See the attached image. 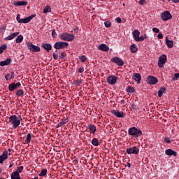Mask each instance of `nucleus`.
<instances>
[{
  "label": "nucleus",
  "mask_w": 179,
  "mask_h": 179,
  "mask_svg": "<svg viewBox=\"0 0 179 179\" xmlns=\"http://www.w3.org/2000/svg\"><path fill=\"white\" fill-rule=\"evenodd\" d=\"M13 164H14L13 163H11L9 166V169H12V167H13Z\"/></svg>",
  "instance_id": "obj_58"
},
{
  "label": "nucleus",
  "mask_w": 179,
  "mask_h": 179,
  "mask_svg": "<svg viewBox=\"0 0 179 179\" xmlns=\"http://www.w3.org/2000/svg\"><path fill=\"white\" fill-rule=\"evenodd\" d=\"M48 12H51V6H46L43 9V13H48Z\"/></svg>",
  "instance_id": "obj_36"
},
{
  "label": "nucleus",
  "mask_w": 179,
  "mask_h": 179,
  "mask_svg": "<svg viewBox=\"0 0 179 179\" xmlns=\"http://www.w3.org/2000/svg\"><path fill=\"white\" fill-rule=\"evenodd\" d=\"M126 152L128 155H138L139 154V148L136 146H134L131 148H127Z\"/></svg>",
  "instance_id": "obj_8"
},
{
  "label": "nucleus",
  "mask_w": 179,
  "mask_h": 179,
  "mask_svg": "<svg viewBox=\"0 0 179 179\" xmlns=\"http://www.w3.org/2000/svg\"><path fill=\"white\" fill-rule=\"evenodd\" d=\"M60 59H65L66 58V52H60V55H59Z\"/></svg>",
  "instance_id": "obj_37"
},
{
  "label": "nucleus",
  "mask_w": 179,
  "mask_h": 179,
  "mask_svg": "<svg viewBox=\"0 0 179 179\" xmlns=\"http://www.w3.org/2000/svg\"><path fill=\"white\" fill-rule=\"evenodd\" d=\"M53 59H58V55L56 53L52 54Z\"/></svg>",
  "instance_id": "obj_52"
},
{
  "label": "nucleus",
  "mask_w": 179,
  "mask_h": 179,
  "mask_svg": "<svg viewBox=\"0 0 179 179\" xmlns=\"http://www.w3.org/2000/svg\"><path fill=\"white\" fill-rule=\"evenodd\" d=\"M134 80L136 82L138 85L141 83V80L142 79V77L141 76V74L139 73H135V75L133 76Z\"/></svg>",
  "instance_id": "obj_20"
},
{
  "label": "nucleus",
  "mask_w": 179,
  "mask_h": 179,
  "mask_svg": "<svg viewBox=\"0 0 179 179\" xmlns=\"http://www.w3.org/2000/svg\"><path fill=\"white\" fill-rule=\"evenodd\" d=\"M34 17H36V14H32L29 17L22 19V23H29L31 21V20L34 19Z\"/></svg>",
  "instance_id": "obj_16"
},
{
  "label": "nucleus",
  "mask_w": 179,
  "mask_h": 179,
  "mask_svg": "<svg viewBox=\"0 0 179 179\" xmlns=\"http://www.w3.org/2000/svg\"><path fill=\"white\" fill-rule=\"evenodd\" d=\"M16 96H18V97H23L24 95V91L23 90H18L15 92Z\"/></svg>",
  "instance_id": "obj_30"
},
{
  "label": "nucleus",
  "mask_w": 179,
  "mask_h": 179,
  "mask_svg": "<svg viewBox=\"0 0 179 179\" xmlns=\"http://www.w3.org/2000/svg\"><path fill=\"white\" fill-rule=\"evenodd\" d=\"M88 129H90L91 134H96V131H97V129L96 128V125L94 124H89Z\"/></svg>",
  "instance_id": "obj_24"
},
{
  "label": "nucleus",
  "mask_w": 179,
  "mask_h": 179,
  "mask_svg": "<svg viewBox=\"0 0 179 179\" xmlns=\"http://www.w3.org/2000/svg\"><path fill=\"white\" fill-rule=\"evenodd\" d=\"M111 114L115 115V117H117V118H124L125 117V113L122 111H120L118 110H111Z\"/></svg>",
  "instance_id": "obj_12"
},
{
  "label": "nucleus",
  "mask_w": 179,
  "mask_h": 179,
  "mask_svg": "<svg viewBox=\"0 0 179 179\" xmlns=\"http://www.w3.org/2000/svg\"><path fill=\"white\" fill-rule=\"evenodd\" d=\"M23 169H24L23 166H19L17 167V171H14V173H17V174H20V173L23 171Z\"/></svg>",
  "instance_id": "obj_41"
},
{
  "label": "nucleus",
  "mask_w": 179,
  "mask_h": 179,
  "mask_svg": "<svg viewBox=\"0 0 179 179\" xmlns=\"http://www.w3.org/2000/svg\"><path fill=\"white\" fill-rule=\"evenodd\" d=\"M11 179H22V178H20V174L17 173V172H13L11 173Z\"/></svg>",
  "instance_id": "obj_29"
},
{
  "label": "nucleus",
  "mask_w": 179,
  "mask_h": 179,
  "mask_svg": "<svg viewBox=\"0 0 179 179\" xmlns=\"http://www.w3.org/2000/svg\"><path fill=\"white\" fill-rule=\"evenodd\" d=\"M152 31L154 33H159V31H160V30L158 28L154 27V28H152Z\"/></svg>",
  "instance_id": "obj_50"
},
{
  "label": "nucleus",
  "mask_w": 179,
  "mask_h": 179,
  "mask_svg": "<svg viewBox=\"0 0 179 179\" xmlns=\"http://www.w3.org/2000/svg\"><path fill=\"white\" fill-rule=\"evenodd\" d=\"M128 134L131 136H134V138H139L142 135V131L138 129L136 127H131L128 130Z\"/></svg>",
  "instance_id": "obj_2"
},
{
  "label": "nucleus",
  "mask_w": 179,
  "mask_h": 179,
  "mask_svg": "<svg viewBox=\"0 0 179 179\" xmlns=\"http://www.w3.org/2000/svg\"><path fill=\"white\" fill-rule=\"evenodd\" d=\"M2 174V168H0V175Z\"/></svg>",
  "instance_id": "obj_60"
},
{
  "label": "nucleus",
  "mask_w": 179,
  "mask_h": 179,
  "mask_svg": "<svg viewBox=\"0 0 179 179\" xmlns=\"http://www.w3.org/2000/svg\"><path fill=\"white\" fill-rule=\"evenodd\" d=\"M131 108H133V110H136V105L132 104Z\"/></svg>",
  "instance_id": "obj_55"
},
{
  "label": "nucleus",
  "mask_w": 179,
  "mask_h": 179,
  "mask_svg": "<svg viewBox=\"0 0 179 179\" xmlns=\"http://www.w3.org/2000/svg\"><path fill=\"white\" fill-rule=\"evenodd\" d=\"M25 142L26 143H29L30 142H31V134H27Z\"/></svg>",
  "instance_id": "obj_33"
},
{
  "label": "nucleus",
  "mask_w": 179,
  "mask_h": 179,
  "mask_svg": "<svg viewBox=\"0 0 179 179\" xmlns=\"http://www.w3.org/2000/svg\"><path fill=\"white\" fill-rule=\"evenodd\" d=\"M76 85L79 86L80 85H82V80L78 79L75 81Z\"/></svg>",
  "instance_id": "obj_44"
},
{
  "label": "nucleus",
  "mask_w": 179,
  "mask_h": 179,
  "mask_svg": "<svg viewBox=\"0 0 179 179\" xmlns=\"http://www.w3.org/2000/svg\"><path fill=\"white\" fill-rule=\"evenodd\" d=\"M52 37H53V38H55V37H57V32L55 31V29L52 30Z\"/></svg>",
  "instance_id": "obj_46"
},
{
  "label": "nucleus",
  "mask_w": 179,
  "mask_h": 179,
  "mask_svg": "<svg viewBox=\"0 0 179 179\" xmlns=\"http://www.w3.org/2000/svg\"><path fill=\"white\" fill-rule=\"evenodd\" d=\"M127 166L129 167V169H131V163L127 162Z\"/></svg>",
  "instance_id": "obj_57"
},
{
  "label": "nucleus",
  "mask_w": 179,
  "mask_h": 179,
  "mask_svg": "<svg viewBox=\"0 0 179 179\" xmlns=\"http://www.w3.org/2000/svg\"><path fill=\"white\" fill-rule=\"evenodd\" d=\"M126 92H127V93H135V87L128 86L126 88Z\"/></svg>",
  "instance_id": "obj_32"
},
{
  "label": "nucleus",
  "mask_w": 179,
  "mask_h": 179,
  "mask_svg": "<svg viewBox=\"0 0 179 179\" xmlns=\"http://www.w3.org/2000/svg\"><path fill=\"white\" fill-rule=\"evenodd\" d=\"M174 78H173V80H178L179 78V73H176L174 74Z\"/></svg>",
  "instance_id": "obj_45"
},
{
  "label": "nucleus",
  "mask_w": 179,
  "mask_h": 179,
  "mask_svg": "<svg viewBox=\"0 0 179 179\" xmlns=\"http://www.w3.org/2000/svg\"><path fill=\"white\" fill-rule=\"evenodd\" d=\"M165 155L169 157L173 156L174 157H177V152L173 150L172 149L166 150Z\"/></svg>",
  "instance_id": "obj_15"
},
{
  "label": "nucleus",
  "mask_w": 179,
  "mask_h": 179,
  "mask_svg": "<svg viewBox=\"0 0 179 179\" xmlns=\"http://www.w3.org/2000/svg\"><path fill=\"white\" fill-rule=\"evenodd\" d=\"M15 78V71H11L10 74H7L5 76L6 80H10Z\"/></svg>",
  "instance_id": "obj_27"
},
{
  "label": "nucleus",
  "mask_w": 179,
  "mask_h": 179,
  "mask_svg": "<svg viewBox=\"0 0 179 179\" xmlns=\"http://www.w3.org/2000/svg\"><path fill=\"white\" fill-rule=\"evenodd\" d=\"M78 72H80V73H83V72H85V68H83V67L79 68Z\"/></svg>",
  "instance_id": "obj_51"
},
{
  "label": "nucleus",
  "mask_w": 179,
  "mask_h": 179,
  "mask_svg": "<svg viewBox=\"0 0 179 179\" xmlns=\"http://www.w3.org/2000/svg\"><path fill=\"white\" fill-rule=\"evenodd\" d=\"M166 92V87H161L158 91V97H162L163 96V94Z\"/></svg>",
  "instance_id": "obj_31"
},
{
  "label": "nucleus",
  "mask_w": 179,
  "mask_h": 179,
  "mask_svg": "<svg viewBox=\"0 0 179 179\" xmlns=\"http://www.w3.org/2000/svg\"><path fill=\"white\" fill-rule=\"evenodd\" d=\"M20 86H22V84L20 83V82H17V83H11L8 85V89L9 92H15V90H17V87H20Z\"/></svg>",
  "instance_id": "obj_9"
},
{
  "label": "nucleus",
  "mask_w": 179,
  "mask_h": 179,
  "mask_svg": "<svg viewBox=\"0 0 179 179\" xmlns=\"http://www.w3.org/2000/svg\"><path fill=\"white\" fill-rule=\"evenodd\" d=\"M8 159V151H4L0 156V164H2Z\"/></svg>",
  "instance_id": "obj_18"
},
{
  "label": "nucleus",
  "mask_w": 179,
  "mask_h": 179,
  "mask_svg": "<svg viewBox=\"0 0 179 179\" xmlns=\"http://www.w3.org/2000/svg\"><path fill=\"white\" fill-rule=\"evenodd\" d=\"M140 34H141V32L138 29H136L132 32V35L135 41H138V38H139Z\"/></svg>",
  "instance_id": "obj_21"
},
{
  "label": "nucleus",
  "mask_w": 179,
  "mask_h": 179,
  "mask_svg": "<svg viewBox=\"0 0 179 179\" xmlns=\"http://www.w3.org/2000/svg\"><path fill=\"white\" fill-rule=\"evenodd\" d=\"M92 145H93V146H99V139L93 138L92 141Z\"/></svg>",
  "instance_id": "obj_38"
},
{
  "label": "nucleus",
  "mask_w": 179,
  "mask_h": 179,
  "mask_svg": "<svg viewBox=\"0 0 179 179\" xmlns=\"http://www.w3.org/2000/svg\"><path fill=\"white\" fill-rule=\"evenodd\" d=\"M111 62L116 64V65H118L119 66H124V61L122 59H120L118 57H115L113 59H111Z\"/></svg>",
  "instance_id": "obj_13"
},
{
  "label": "nucleus",
  "mask_w": 179,
  "mask_h": 179,
  "mask_svg": "<svg viewBox=\"0 0 179 179\" xmlns=\"http://www.w3.org/2000/svg\"><path fill=\"white\" fill-rule=\"evenodd\" d=\"M115 22H117V23H122V20H121V17H118L115 18Z\"/></svg>",
  "instance_id": "obj_49"
},
{
  "label": "nucleus",
  "mask_w": 179,
  "mask_h": 179,
  "mask_svg": "<svg viewBox=\"0 0 179 179\" xmlns=\"http://www.w3.org/2000/svg\"><path fill=\"white\" fill-rule=\"evenodd\" d=\"M174 3H178L179 0H172Z\"/></svg>",
  "instance_id": "obj_56"
},
{
  "label": "nucleus",
  "mask_w": 179,
  "mask_h": 179,
  "mask_svg": "<svg viewBox=\"0 0 179 179\" xmlns=\"http://www.w3.org/2000/svg\"><path fill=\"white\" fill-rule=\"evenodd\" d=\"M16 43H22L23 41V36L19 35L16 39H15Z\"/></svg>",
  "instance_id": "obj_39"
},
{
  "label": "nucleus",
  "mask_w": 179,
  "mask_h": 179,
  "mask_svg": "<svg viewBox=\"0 0 179 179\" xmlns=\"http://www.w3.org/2000/svg\"><path fill=\"white\" fill-rule=\"evenodd\" d=\"M69 44L66 42L58 41L54 44V48L55 50H64V48H68Z\"/></svg>",
  "instance_id": "obj_4"
},
{
  "label": "nucleus",
  "mask_w": 179,
  "mask_h": 179,
  "mask_svg": "<svg viewBox=\"0 0 179 179\" xmlns=\"http://www.w3.org/2000/svg\"><path fill=\"white\" fill-rule=\"evenodd\" d=\"M74 30H78V28H76V29H74Z\"/></svg>",
  "instance_id": "obj_61"
},
{
  "label": "nucleus",
  "mask_w": 179,
  "mask_h": 179,
  "mask_svg": "<svg viewBox=\"0 0 179 179\" xmlns=\"http://www.w3.org/2000/svg\"><path fill=\"white\" fill-rule=\"evenodd\" d=\"M118 80V78L114 75L110 76L107 78V82L109 85H115Z\"/></svg>",
  "instance_id": "obj_11"
},
{
  "label": "nucleus",
  "mask_w": 179,
  "mask_h": 179,
  "mask_svg": "<svg viewBox=\"0 0 179 179\" xmlns=\"http://www.w3.org/2000/svg\"><path fill=\"white\" fill-rule=\"evenodd\" d=\"M69 121V120L68 118L62 119V121L56 126V128H61V127L67 124Z\"/></svg>",
  "instance_id": "obj_23"
},
{
  "label": "nucleus",
  "mask_w": 179,
  "mask_h": 179,
  "mask_svg": "<svg viewBox=\"0 0 179 179\" xmlns=\"http://www.w3.org/2000/svg\"><path fill=\"white\" fill-rule=\"evenodd\" d=\"M157 38H159V39L163 38V34L159 33V34L157 35Z\"/></svg>",
  "instance_id": "obj_53"
},
{
  "label": "nucleus",
  "mask_w": 179,
  "mask_h": 179,
  "mask_svg": "<svg viewBox=\"0 0 179 179\" xmlns=\"http://www.w3.org/2000/svg\"><path fill=\"white\" fill-rule=\"evenodd\" d=\"M14 5L15 6H24L27 5V1H15Z\"/></svg>",
  "instance_id": "obj_28"
},
{
  "label": "nucleus",
  "mask_w": 179,
  "mask_h": 179,
  "mask_svg": "<svg viewBox=\"0 0 179 179\" xmlns=\"http://www.w3.org/2000/svg\"><path fill=\"white\" fill-rule=\"evenodd\" d=\"M166 62H167V56L166 55H162L158 60L159 68H164V64H166Z\"/></svg>",
  "instance_id": "obj_7"
},
{
  "label": "nucleus",
  "mask_w": 179,
  "mask_h": 179,
  "mask_svg": "<svg viewBox=\"0 0 179 179\" xmlns=\"http://www.w3.org/2000/svg\"><path fill=\"white\" fill-rule=\"evenodd\" d=\"M166 44L169 48H173V47H174V42L169 40L167 38H166Z\"/></svg>",
  "instance_id": "obj_25"
},
{
  "label": "nucleus",
  "mask_w": 179,
  "mask_h": 179,
  "mask_svg": "<svg viewBox=\"0 0 179 179\" xmlns=\"http://www.w3.org/2000/svg\"><path fill=\"white\" fill-rule=\"evenodd\" d=\"M6 48H8V45L6 44H3L1 46H0V54H2L3 51L6 50Z\"/></svg>",
  "instance_id": "obj_35"
},
{
  "label": "nucleus",
  "mask_w": 179,
  "mask_h": 179,
  "mask_svg": "<svg viewBox=\"0 0 179 179\" xmlns=\"http://www.w3.org/2000/svg\"><path fill=\"white\" fill-rule=\"evenodd\" d=\"M147 83L148 85H156L159 80L156 77L152 76H148L146 80Z\"/></svg>",
  "instance_id": "obj_10"
},
{
  "label": "nucleus",
  "mask_w": 179,
  "mask_h": 179,
  "mask_svg": "<svg viewBox=\"0 0 179 179\" xmlns=\"http://www.w3.org/2000/svg\"><path fill=\"white\" fill-rule=\"evenodd\" d=\"M130 50L132 54H135V52H138V46L136 44L131 45Z\"/></svg>",
  "instance_id": "obj_26"
},
{
  "label": "nucleus",
  "mask_w": 179,
  "mask_h": 179,
  "mask_svg": "<svg viewBox=\"0 0 179 179\" xmlns=\"http://www.w3.org/2000/svg\"><path fill=\"white\" fill-rule=\"evenodd\" d=\"M17 36H19V32L13 33L8 36L6 37L5 40H7V41L13 40V38H15V37H17Z\"/></svg>",
  "instance_id": "obj_22"
},
{
  "label": "nucleus",
  "mask_w": 179,
  "mask_h": 179,
  "mask_svg": "<svg viewBox=\"0 0 179 179\" xmlns=\"http://www.w3.org/2000/svg\"><path fill=\"white\" fill-rule=\"evenodd\" d=\"M168 1H171V0H168Z\"/></svg>",
  "instance_id": "obj_63"
},
{
  "label": "nucleus",
  "mask_w": 179,
  "mask_h": 179,
  "mask_svg": "<svg viewBox=\"0 0 179 179\" xmlns=\"http://www.w3.org/2000/svg\"><path fill=\"white\" fill-rule=\"evenodd\" d=\"M98 50L99 51H104L105 52H108L110 48L106 44H101L98 46Z\"/></svg>",
  "instance_id": "obj_14"
},
{
  "label": "nucleus",
  "mask_w": 179,
  "mask_h": 179,
  "mask_svg": "<svg viewBox=\"0 0 179 179\" xmlns=\"http://www.w3.org/2000/svg\"><path fill=\"white\" fill-rule=\"evenodd\" d=\"M27 45L28 47V50H29V51H31V52H40L41 51V48L39 46L34 45L30 42H27Z\"/></svg>",
  "instance_id": "obj_5"
},
{
  "label": "nucleus",
  "mask_w": 179,
  "mask_h": 179,
  "mask_svg": "<svg viewBox=\"0 0 179 179\" xmlns=\"http://www.w3.org/2000/svg\"><path fill=\"white\" fill-rule=\"evenodd\" d=\"M145 38H148V35L144 34V35L141 36V37H139L138 38H137V42L138 41H145Z\"/></svg>",
  "instance_id": "obj_34"
},
{
  "label": "nucleus",
  "mask_w": 179,
  "mask_h": 179,
  "mask_svg": "<svg viewBox=\"0 0 179 179\" xmlns=\"http://www.w3.org/2000/svg\"><path fill=\"white\" fill-rule=\"evenodd\" d=\"M44 176H47V169H42L39 173V177H44Z\"/></svg>",
  "instance_id": "obj_40"
},
{
  "label": "nucleus",
  "mask_w": 179,
  "mask_h": 179,
  "mask_svg": "<svg viewBox=\"0 0 179 179\" xmlns=\"http://www.w3.org/2000/svg\"><path fill=\"white\" fill-rule=\"evenodd\" d=\"M143 3H145V0H140L139 1V4L140 5H143Z\"/></svg>",
  "instance_id": "obj_54"
},
{
  "label": "nucleus",
  "mask_w": 179,
  "mask_h": 179,
  "mask_svg": "<svg viewBox=\"0 0 179 179\" xmlns=\"http://www.w3.org/2000/svg\"><path fill=\"white\" fill-rule=\"evenodd\" d=\"M59 37L64 41H73L75 40V35L73 34L63 33L60 34Z\"/></svg>",
  "instance_id": "obj_3"
},
{
  "label": "nucleus",
  "mask_w": 179,
  "mask_h": 179,
  "mask_svg": "<svg viewBox=\"0 0 179 179\" xmlns=\"http://www.w3.org/2000/svg\"><path fill=\"white\" fill-rule=\"evenodd\" d=\"M79 59L81 62H85V61H86V59H87V58L86 57V56L83 55V56L80 57Z\"/></svg>",
  "instance_id": "obj_43"
},
{
  "label": "nucleus",
  "mask_w": 179,
  "mask_h": 179,
  "mask_svg": "<svg viewBox=\"0 0 179 179\" xmlns=\"http://www.w3.org/2000/svg\"><path fill=\"white\" fill-rule=\"evenodd\" d=\"M16 19L18 23H22V19H20V15H17Z\"/></svg>",
  "instance_id": "obj_48"
},
{
  "label": "nucleus",
  "mask_w": 179,
  "mask_h": 179,
  "mask_svg": "<svg viewBox=\"0 0 179 179\" xmlns=\"http://www.w3.org/2000/svg\"><path fill=\"white\" fill-rule=\"evenodd\" d=\"M164 142H166V143H171V140H170V138H169V137H165Z\"/></svg>",
  "instance_id": "obj_47"
},
{
  "label": "nucleus",
  "mask_w": 179,
  "mask_h": 179,
  "mask_svg": "<svg viewBox=\"0 0 179 179\" xmlns=\"http://www.w3.org/2000/svg\"><path fill=\"white\" fill-rule=\"evenodd\" d=\"M42 48H44L47 51V52H50L52 49V46L50 43H42L41 45Z\"/></svg>",
  "instance_id": "obj_17"
},
{
  "label": "nucleus",
  "mask_w": 179,
  "mask_h": 179,
  "mask_svg": "<svg viewBox=\"0 0 179 179\" xmlns=\"http://www.w3.org/2000/svg\"><path fill=\"white\" fill-rule=\"evenodd\" d=\"M10 62H12V59L7 58L6 60L0 62V66H6L9 65Z\"/></svg>",
  "instance_id": "obj_19"
},
{
  "label": "nucleus",
  "mask_w": 179,
  "mask_h": 179,
  "mask_svg": "<svg viewBox=\"0 0 179 179\" xmlns=\"http://www.w3.org/2000/svg\"><path fill=\"white\" fill-rule=\"evenodd\" d=\"M55 52H58V50H55Z\"/></svg>",
  "instance_id": "obj_62"
},
{
  "label": "nucleus",
  "mask_w": 179,
  "mask_h": 179,
  "mask_svg": "<svg viewBox=\"0 0 179 179\" xmlns=\"http://www.w3.org/2000/svg\"><path fill=\"white\" fill-rule=\"evenodd\" d=\"M121 103H122V104H125V100H124V99L122 100V101H121Z\"/></svg>",
  "instance_id": "obj_59"
},
{
  "label": "nucleus",
  "mask_w": 179,
  "mask_h": 179,
  "mask_svg": "<svg viewBox=\"0 0 179 179\" xmlns=\"http://www.w3.org/2000/svg\"><path fill=\"white\" fill-rule=\"evenodd\" d=\"M105 27H111V22L110 21H105L104 22Z\"/></svg>",
  "instance_id": "obj_42"
},
{
  "label": "nucleus",
  "mask_w": 179,
  "mask_h": 179,
  "mask_svg": "<svg viewBox=\"0 0 179 179\" xmlns=\"http://www.w3.org/2000/svg\"><path fill=\"white\" fill-rule=\"evenodd\" d=\"M161 19L163 20V22H167V20H170L171 19H173V15H171V13H170V11L166 10L163 12L161 14Z\"/></svg>",
  "instance_id": "obj_6"
},
{
  "label": "nucleus",
  "mask_w": 179,
  "mask_h": 179,
  "mask_svg": "<svg viewBox=\"0 0 179 179\" xmlns=\"http://www.w3.org/2000/svg\"><path fill=\"white\" fill-rule=\"evenodd\" d=\"M22 117L20 115H11L9 117V122L12 124L13 128L16 129L19 125H20V121H22Z\"/></svg>",
  "instance_id": "obj_1"
}]
</instances>
